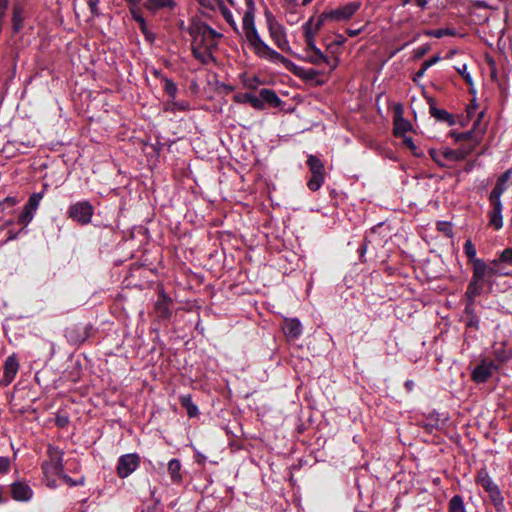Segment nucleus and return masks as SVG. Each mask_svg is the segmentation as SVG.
Returning a JSON list of instances; mask_svg holds the SVG:
<instances>
[{
    "mask_svg": "<svg viewBox=\"0 0 512 512\" xmlns=\"http://www.w3.org/2000/svg\"><path fill=\"white\" fill-rule=\"evenodd\" d=\"M497 275H508L507 272L499 267L498 260H492L490 263H486L483 259L475 260V266L472 267V276L468 283L465 297L473 299L480 296L483 293L484 285L491 289L493 278Z\"/></svg>",
    "mask_w": 512,
    "mask_h": 512,
    "instance_id": "obj_1",
    "label": "nucleus"
},
{
    "mask_svg": "<svg viewBox=\"0 0 512 512\" xmlns=\"http://www.w3.org/2000/svg\"><path fill=\"white\" fill-rule=\"evenodd\" d=\"M250 48L257 57L273 63L283 64V66L288 71H290L295 76L301 78L302 80L310 81L315 79L320 74V71L315 70L313 68L305 69L301 66L296 65L291 60L284 57L276 50L272 49L268 44H266L262 40V38H259L257 41L251 44Z\"/></svg>",
    "mask_w": 512,
    "mask_h": 512,
    "instance_id": "obj_2",
    "label": "nucleus"
},
{
    "mask_svg": "<svg viewBox=\"0 0 512 512\" xmlns=\"http://www.w3.org/2000/svg\"><path fill=\"white\" fill-rule=\"evenodd\" d=\"M187 31L192 38L191 47L216 48V40L221 37V34L212 27L195 19L192 20Z\"/></svg>",
    "mask_w": 512,
    "mask_h": 512,
    "instance_id": "obj_3",
    "label": "nucleus"
},
{
    "mask_svg": "<svg viewBox=\"0 0 512 512\" xmlns=\"http://www.w3.org/2000/svg\"><path fill=\"white\" fill-rule=\"evenodd\" d=\"M306 164L311 172V178L307 182V187L315 192L321 188L325 180L324 164L315 155H309Z\"/></svg>",
    "mask_w": 512,
    "mask_h": 512,
    "instance_id": "obj_4",
    "label": "nucleus"
},
{
    "mask_svg": "<svg viewBox=\"0 0 512 512\" xmlns=\"http://www.w3.org/2000/svg\"><path fill=\"white\" fill-rule=\"evenodd\" d=\"M247 9L242 18V30L249 44H253L260 37L255 26V3L254 0H245Z\"/></svg>",
    "mask_w": 512,
    "mask_h": 512,
    "instance_id": "obj_5",
    "label": "nucleus"
},
{
    "mask_svg": "<svg viewBox=\"0 0 512 512\" xmlns=\"http://www.w3.org/2000/svg\"><path fill=\"white\" fill-rule=\"evenodd\" d=\"M247 9L242 18V30L249 44H253L260 37L255 26V3L254 0H245Z\"/></svg>",
    "mask_w": 512,
    "mask_h": 512,
    "instance_id": "obj_6",
    "label": "nucleus"
},
{
    "mask_svg": "<svg viewBox=\"0 0 512 512\" xmlns=\"http://www.w3.org/2000/svg\"><path fill=\"white\" fill-rule=\"evenodd\" d=\"M361 7L359 1L346 3L338 8L324 11L321 13V19L325 21H348Z\"/></svg>",
    "mask_w": 512,
    "mask_h": 512,
    "instance_id": "obj_7",
    "label": "nucleus"
},
{
    "mask_svg": "<svg viewBox=\"0 0 512 512\" xmlns=\"http://www.w3.org/2000/svg\"><path fill=\"white\" fill-rule=\"evenodd\" d=\"M267 26L270 38L275 45L283 52L294 54L287 39L285 28L279 24L273 17H268Z\"/></svg>",
    "mask_w": 512,
    "mask_h": 512,
    "instance_id": "obj_8",
    "label": "nucleus"
},
{
    "mask_svg": "<svg viewBox=\"0 0 512 512\" xmlns=\"http://www.w3.org/2000/svg\"><path fill=\"white\" fill-rule=\"evenodd\" d=\"M93 214L94 207L88 201H79L70 205L68 209L69 218L81 225L89 224Z\"/></svg>",
    "mask_w": 512,
    "mask_h": 512,
    "instance_id": "obj_9",
    "label": "nucleus"
},
{
    "mask_svg": "<svg viewBox=\"0 0 512 512\" xmlns=\"http://www.w3.org/2000/svg\"><path fill=\"white\" fill-rule=\"evenodd\" d=\"M140 465V456L137 453H130L120 456L117 463V475L124 479L131 475Z\"/></svg>",
    "mask_w": 512,
    "mask_h": 512,
    "instance_id": "obj_10",
    "label": "nucleus"
},
{
    "mask_svg": "<svg viewBox=\"0 0 512 512\" xmlns=\"http://www.w3.org/2000/svg\"><path fill=\"white\" fill-rule=\"evenodd\" d=\"M497 369V366L492 360L486 358L482 359L481 362L473 369L471 373L472 380L476 383H485L492 376L493 372Z\"/></svg>",
    "mask_w": 512,
    "mask_h": 512,
    "instance_id": "obj_11",
    "label": "nucleus"
},
{
    "mask_svg": "<svg viewBox=\"0 0 512 512\" xmlns=\"http://www.w3.org/2000/svg\"><path fill=\"white\" fill-rule=\"evenodd\" d=\"M50 461L43 463L42 470L46 477L49 475H62L63 473V458L62 452L49 449Z\"/></svg>",
    "mask_w": 512,
    "mask_h": 512,
    "instance_id": "obj_12",
    "label": "nucleus"
},
{
    "mask_svg": "<svg viewBox=\"0 0 512 512\" xmlns=\"http://www.w3.org/2000/svg\"><path fill=\"white\" fill-rule=\"evenodd\" d=\"M10 488L11 496L15 501L26 502L33 497V490L25 481H15Z\"/></svg>",
    "mask_w": 512,
    "mask_h": 512,
    "instance_id": "obj_13",
    "label": "nucleus"
},
{
    "mask_svg": "<svg viewBox=\"0 0 512 512\" xmlns=\"http://www.w3.org/2000/svg\"><path fill=\"white\" fill-rule=\"evenodd\" d=\"M19 361L15 354L8 356L3 365V381L6 385L10 384L19 370Z\"/></svg>",
    "mask_w": 512,
    "mask_h": 512,
    "instance_id": "obj_14",
    "label": "nucleus"
},
{
    "mask_svg": "<svg viewBox=\"0 0 512 512\" xmlns=\"http://www.w3.org/2000/svg\"><path fill=\"white\" fill-rule=\"evenodd\" d=\"M429 103V113L439 122H445L448 126H453L456 124V120L453 114L449 113L444 109H440L436 106L435 101L432 98L428 99Z\"/></svg>",
    "mask_w": 512,
    "mask_h": 512,
    "instance_id": "obj_15",
    "label": "nucleus"
},
{
    "mask_svg": "<svg viewBox=\"0 0 512 512\" xmlns=\"http://www.w3.org/2000/svg\"><path fill=\"white\" fill-rule=\"evenodd\" d=\"M492 209L488 212V226L492 227L494 230H499L503 227V216L502 210L503 205L501 201L490 202Z\"/></svg>",
    "mask_w": 512,
    "mask_h": 512,
    "instance_id": "obj_16",
    "label": "nucleus"
},
{
    "mask_svg": "<svg viewBox=\"0 0 512 512\" xmlns=\"http://www.w3.org/2000/svg\"><path fill=\"white\" fill-rule=\"evenodd\" d=\"M283 331L287 337L296 339L302 334V325L296 318L285 319Z\"/></svg>",
    "mask_w": 512,
    "mask_h": 512,
    "instance_id": "obj_17",
    "label": "nucleus"
},
{
    "mask_svg": "<svg viewBox=\"0 0 512 512\" xmlns=\"http://www.w3.org/2000/svg\"><path fill=\"white\" fill-rule=\"evenodd\" d=\"M216 7L219 8L223 18L231 26V28L235 32L239 33V29H238L237 23H236L233 15H232V12L225 6L224 2L222 0H215L213 8H208V9L209 10H215Z\"/></svg>",
    "mask_w": 512,
    "mask_h": 512,
    "instance_id": "obj_18",
    "label": "nucleus"
},
{
    "mask_svg": "<svg viewBox=\"0 0 512 512\" xmlns=\"http://www.w3.org/2000/svg\"><path fill=\"white\" fill-rule=\"evenodd\" d=\"M411 128V123L402 117L401 112L395 114L393 128L395 136L402 137L406 132L411 130Z\"/></svg>",
    "mask_w": 512,
    "mask_h": 512,
    "instance_id": "obj_19",
    "label": "nucleus"
},
{
    "mask_svg": "<svg viewBox=\"0 0 512 512\" xmlns=\"http://www.w3.org/2000/svg\"><path fill=\"white\" fill-rule=\"evenodd\" d=\"M467 299V305L465 307V314L468 317L467 326L475 329H479V318L476 315L475 309H474V302L476 298L470 299L469 297H466Z\"/></svg>",
    "mask_w": 512,
    "mask_h": 512,
    "instance_id": "obj_20",
    "label": "nucleus"
},
{
    "mask_svg": "<svg viewBox=\"0 0 512 512\" xmlns=\"http://www.w3.org/2000/svg\"><path fill=\"white\" fill-rule=\"evenodd\" d=\"M477 483L481 485L487 493L498 488L485 469L478 472Z\"/></svg>",
    "mask_w": 512,
    "mask_h": 512,
    "instance_id": "obj_21",
    "label": "nucleus"
},
{
    "mask_svg": "<svg viewBox=\"0 0 512 512\" xmlns=\"http://www.w3.org/2000/svg\"><path fill=\"white\" fill-rule=\"evenodd\" d=\"M24 22V11L23 8L19 4H15L13 6L12 13V28L15 33L20 32L23 28Z\"/></svg>",
    "mask_w": 512,
    "mask_h": 512,
    "instance_id": "obj_22",
    "label": "nucleus"
},
{
    "mask_svg": "<svg viewBox=\"0 0 512 512\" xmlns=\"http://www.w3.org/2000/svg\"><path fill=\"white\" fill-rule=\"evenodd\" d=\"M259 95L262 98L264 104L268 103L273 107H278L281 104V99L272 89L263 88L260 90Z\"/></svg>",
    "mask_w": 512,
    "mask_h": 512,
    "instance_id": "obj_23",
    "label": "nucleus"
},
{
    "mask_svg": "<svg viewBox=\"0 0 512 512\" xmlns=\"http://www.w3.org/2000/svg\"><path fill=\"white\" fill-rule=\"evenodd\" d=\"M193 56L202 64H208L213 60L212 50L214 48L191 47Z\"/></svg>",
    "mask_w": 512,
    "mask_h": 512,
    "instance_id": "obj_24",
    "label": "nucleus"
},
{
    "mask_svg": "<svg viewBox=\"0 0 512 512\" xmlns=\"http://www.w3.org/2000/svg\"><path fill=\"white\" fill-rule=\"evenodd\" d=\"M326 22L325 20L321 19V15L319 16L317 22L313 24V20L309 19L304 25H303V32L304 37H315L317 32L320 30L323 23Z\"/></svg>",
    "mask_w": 512,
    "mask_h": 512,
    "instance_id": "obj_25",
    "label": "nucleus"
},
{
    "mask_svg": "<svg viewBox=\"0 0 512 512\" xmlns=\"http://www.w3.org/2000/svg\"><path fill=\"white\" fill-rule=\"evenodd\" d=\"M179 400L190 418L196 417L199 414L198 407L192 402L191 395H181Z\"/></svg>",
    "mask_w": 512,
    "mask_h": 512,
    "instance_id": "obj_26",
    "label": "nucleus"
},
{
    "mask_svg": "<svg viewBox=\"0 0 512 512\" xmlns=\"http://www.w3.org/2000/svg\"><path fill=\"white\" fill-rule=\"evenodd\" d=\"M443 157L448 166L450 163L462 161L465 158V153L461 150L445 148L443 150Z\"/></svg>",
    "mask_w": 512,
    "mask_h": 512,
    "instance_id": "obj_27",
    "label": "nucleus"
},
{
    "mask_svg": "<svg viewBox=\"0 0 512 512\" xmlns=\"http://www.w3.org/2000/svg\"><path fill=\"white\" fill-rule=\"evenodd\" d=\"M181 463L178 459H172L168 463V472L173 482H180L182 480V476L180 473Z\"/></svg>",
    "mask_w": 512,
    "mask_h": 512,
    "instance_id": "obj_28",
    "label": "nucleus"
},
{
    "mask_svg": "<svg viewBox=\"0 0 512 512\" xmlns=\"http://www.w3.org/2000/svg\"><path fill=\"white\" fill-rule=\"evenodd\" d=\"M497 512H505L504 498L499 487L488 493Z\"/></svg>",
    "mask_w": 512,
    "mask_h": 512,
    "instance_id": "obj_29",
    "label": "nucleus"
},
{
    "mask_svg": "<svg viewBox=\"0 0 512 512\" xmlns=\"http://www.w3.org/2000/svg\"><path fill=\"white\" fill-rule=\"evenodd\" d=\"M302 60L312 63L314 65L323 64V60H326V56L322 53L319 48L311 50L309 53H306V56L302 58Z\"/></svg>",
    "mask_w": 512,
    "mask_h": 512,
    "instance_id": "obj_30",
    "label": "nucleus"
},
{
    "mask_svg": "<svg viewBox=\"0 0 512 512\" xmlns=\"http://www.w3.org/2000/svg\"><path fill=\"white\" fill-rule=\"evenodd\" d=\"M507 190V183L497 179L496 185L489 195L490 202L501 201L502 194Z\"/></svg>",
    "mask_w": 512,
    "mask_h": 512,
    "instance_id": "obj_31",
    "label": "nucleus"
},
{
    "mask_svg": "<svg viewBox=\"0 0 512 512\" xmlns=\"http://www.w3.org/2000/svg\"><path fill=\"white\" fill-rule=\"evenodd\" d=\"M448 512H466L463 498L460 495H455L450 499Z\"/></svg>",
    "mask_w": 512,
    "mask_h": 512,
    "instance_id": "obj_32",
    "label": "nucleus"
},
{
    "mask_svg": "<svg viewBox=\"0 0 512 512\" xmlns=\"http://www.w3.org/2000/svg\"><path fill=\"white\" fill-rule=\"evenodd\" d=\"M170 303H171V300L166 298L165 296H162V298L157 301L155 308L160 313V315L162 317L170 316V314H171Z\"/></svg>",
    "mask_w": 512,
    "mask_h": 512,
    "instance_id": "obj_33",
    "label": "nucleus"
},
{
    "mask_svg": "<svg viewBox=\"0 0 512 512\" xmlns=\"http://www.w3.org/2000/svg\"><path fill=\"white\" fill-rule=\"evenodd\" d=\"M174 5L172 0H147L144 6L151 11L158 10L163 7H172Z\"/></svg>",
    "mask_w": 512,
    "mask_h": 512,
    "instance_id": "obj_34",
    "label": "nucleus"
},
{
    "mask_svg": "<svg viewBox=\"0 0 512 512\" xmlns=\"http://www.w3.org/2000/svg\"><path fill=\"white\" fill-rule=\"evenodd\" d=\"M162 81L164 84L163 85L164 91L167 93V95L169 96L170 99L174 100L176 98L177 91H178L176 84L174 83L173 80H171L167 77H162Z\"/></svg>",
    "mask_w": 512,
    "mask_h": 512,
    "instance_id": "obj_35",
    "label": "nucleus"
},
{
    "mask_svg": "<svg viewBox=\"0 0 512 512\" xmlns=\"http://www.w3.org/2000/svg\"><path fill=\"white\" fill-rule=\"evenodd\" d=\"M464 252L468 258L469 263L472 264V267L475 266V260H481L480 258L476 257V248L469 239L466 240L464 244Z\"/></svg>",
    "mask_w": 512,
    "mask_h": 512,
    "instance_id": "obj_36",
    "label": "nucleus"
},
{
    "mask_svg": "<svg viewBox=\"0 0 512 512\" xmlns=\"http://www.w3.org/2000/svg\"><path fill=\"white\" fill-rule=\"evenodd\" d=\"M42 198H43V192L33 193L29 197L28 202L25 204L24 207L34 213L38 209L39 203Z\"/></svg>",
    "mask_w": 512,
    "mask_h": 512,
    "instance_id": "obj_37",
    "label": "nucleus"
},
{
    "mask_svg": "<svg viewBox=\"0 0 512 512\" xmlns=\"http://www.w3.org/2000/svg\"><path fill=\"white\" fill-rule=\"evenodd\" d=\"M429 155L441 167H446L447 163L443 157V150L430 149Z\"/></svg>",
    "mask_w": 512,
    "mask_h": 512,
    "instance_id": "obj_38",
    "label": "nucleus"
},
{
    "mask_svg": "<svg viewBox=\"0 0 512 512\" xmlns=\"http://www.w3.org/2000/svg\"><path fill=\"white\" fill-rule=\"evenodd\" d=\"M246 100L256 109H264V103L261 97H257L254 94L247 93L245 95Z\"/></svg>",
    "mask_w": 512,
    "mask_h": 512,
    "instance_id": "obj_39",
    "label": "nucleus"
},
{
    "mask_svg": "<svg viewBox=\"0 0 512 512\" xmlns=\"http://www.w3.org/2000/svg\"><path fill=\"white\" fill-rule=\"evenodd\" d=\"M33 216H34V213L24 207L23 211L21 212V214L18 217V223L26 226L31 222V220L33 219Z\"/></svg>",
    "mask_w": 512,
    "mask_h": 512,
    "instance_id": "obj_40",
    "label": "nucleus"
},
{
    "mask_svg": "<svg viewBox=\"0 0 512 512\" xmlns=\"http://www.w3.org/2000/svg\"><path fill=\"white\" fill-rule=\"evenodd\" d=\"M426 35L436 38H441L443 36H453L455 35V32L451 29H437V30H430L426 32Z\"/></svg>",
    "mask_w": 512,
    "mask_h": 512,
    "instance_id": "obj_41",
    "label": "nucleus"
},
{
    "mask_svg": "<svg viewBox=\"0 0 512 512\" xmlns=\"http://www.w3.org/2000/svg\"><path fill=\"white\" fill-rule=\"evenodd\" d=\"M456 70L462 76V78L465 80V82L469 86L473 85V80H472V77H471L470 73L467 71V65L466 64H462L460 66H457Z\"/></svg>",
    "mask_w": 512,
    "mask_h": 512,
    "instance_id": "obj_42",
    "label": "nucleus"
},
{
    "mask_svg": "<svg viewBox=\"0 0 512 512\" xmlns=\"http://www.w3.org/2000/svg\"><path fill=\"white\" fill-rule=\"evenodd\" d=\"M497 260L499 261V267H501V263L512 264V248H506Z\"/></svg>",
    "mask_w": 512,
    "mask_h": 512,
    "instance_id": "obj_43",
    "label": "nucleus"
},
{
    "mask_svg": "<svg viewBox=\"0 0 512 512\" xmlns=\"http://www.w3.org/2000/svg\"><path fill=\"white\" fill-rule=\"evenodd\" d=\"M11 461L8 457H0V475L10 471Z\"/></svg>",
    "mask_w": 512,
    "mask_h": 512,
    "instance_id": "obj_44",
    "label": "nucleus"
},
{
    "mask_svg": "<svg viewBox=\"0 0 512 512\" xmlns=\"http://www.w3.org/2000/svg\"><path fill=\"white\" fill-rule=\"evenodd\" d=\"M437 226H438V230L443 232L444 235H446L447 237H451L453 235V230L449 223L438 222Z\"/></svg>",
    "mask_w": 512,
    "mask_h": 512,
    "instance_id": "obj_45",
    "label": "nucleus"
},
{
    "mask_svg": "<svg viewBox=\"0 0 512 512\" xmlns=\"http://www.w3.org/2000/svg\"><path fill=\"white\" fill-rule=\"evenodd\" d=\"M87 4L89 6L92 16L98 17L100 15L98 9L99 0H87Z\"/></svg>",
    "mask_w": 512,
    "mask_h": 512,
    "instance_id": "obj_46",
    "label": "nucleus"
},
{
    "mask_svg": "<svg viewBox=\"0 0 512 512\" xmlns=\"http://www.w3.org/2000/svg\"><path fill=\"white\" fill-rule=\"evenodd\" d=\"M172 105H173V108H171L172 112L189 110V105L186 102H177L174 99V100H172Z\"/></svg>",
    "mask_w": 512,
    "mask_h": 512,
    "instance_id": "obj_47",
    "label": "nucleus"
},
{
    "mask_svg": "<svg viewBox=\"0 0 512 512\" xmlns=\"http://www.w3.org/2000/svg\"><path fill=\"white\" fill-rule=\"evenodd\" d=\"M62 477V479L64 480V482L66 484H68L69 486H77V485H82L84 483V478H80L79 480H73L71 477H69L68 475L66 474H63L60 475Z\"/></svg>",
    "mask_w": 512,
    "mask_h": 512,
    "instance_id": "obj_48",
    "label": "nucleus"
},
{
    "mask_svg": "<svg viewBox=\"0 0 512 512\" xmlns=\"http://www.w3.org/2000/svg\"><path fill=\"white\" fill-rule=\"evenodd\" d=\"M130 13L132 15V18L140 24H143L145 22L143 16L140 14L138 8H130Z\"/></svg>",
    "mask_w": 512,
    "mask_h": 512,
    "instance_id": "obj_49",
    "label": "nucleus"
},
{
    "mask_svg": "<svg viewBox=\"0 0 512 512\" xmlns=\"http://www.w3.org/2000/svg\"><path fill=\"white\" fill-rule=\"evenodd\" d=\"M323 63H325L330 68V71H333L334 69L337 68V66L339 64V60L336 57L329 58L326 56V60H323Z\"/></svg>",
    "mask_w": 512,
    "mask_h": 512,
    "instance_id": "obj_50",
    "label": "nucleus"
},
{
    "mask_svg": "<svg viewBox=\"0 0 512 512\" xmlns=\"http://www.w3.org/2000/svg\"><path fill=\"white\" fill-rule=\"evenodd\" d=\"M315 37H305V43H306V48H305V53H309L311 50H314L316 49V45H315Z\"/></svg>",
    "mask_w": 512,
    "mask_h": 512,
    "instance_id": "obj_51",
    "label": "nucleus"
},
{
    "mask_svg": "<svg viewBox=\"0 0 512 512\" xmlns=\"http://www.w3.org/2000/svg\"><path fill=\"white\" fill-rule=\"evenodd\" d=\"M451 135L456 139V141H462V140L470 139L472 136V131H467V132H462V133H452Z\"/></svg>",
    "mask_w": 512,
    "mask_h": 512,
    "instance_id": "obj_52",
    "label": "nucleus"
},
{
    "mask_svg": "<svg viewBox=\"0 0 512 512\" xmlns=\"http://www.w3.org/2000/svg\"><path fill=\"white\" fill-rule=\"evenodd\" d=\"M429 51V46H423L415 50L414 56L419 59L422 58Z\"/></svg>",
    "mask_w": 512,
    "mask_h": 512,
    "instance_id": "obj_53",
    "label": "nucleus"
},
{
    "mask_svg": "<svg viewBox=\"0 0 512 512\" xmlns=\"http://www.w3.org/2000/svg\"><path fill=\"white\" fill-rule=\"evenodd\" d=\"M440 60V56H434L422 63L424 69L430 68L432 65L436 64Z\"/></svg>",
    "mask_w": 512,
    "mask_h": 512,
    "instance_id": "obj_54",
    "label": "nucleus"
},
{
    "mask_svg": "<svg viewBox=\"0 0 512 512\" xmlns=\"http://www.w3.org/2000/svg\"><path fill=\"white\" fill-rule=\"evenodd\" d=\"M512 176V169H508L502 175L498 177V180L507 183Z\"/></svg>",
    "mask_w": 512,
    "mask_h": 512,
    "instance_id": "obj_55",
    "label": "nucleus"
},
{
    "mask_svg": "<svg viewBox=\"0 0 512 512\" xmlns=\"http://www.w3.org/2000/svg\"><path fill=\"white\" fill-rule=\"evenodd\" d=\"M8 0H0V18L3 19L5 16L7 7H8Z\"/></svg>",
    "mask_w": 512,
    "mask_h": 512,
    "instance_id": "obj_56",
    "label": "nucleus"
},
{
    "mask_svg": "<svg viewBox=\"0 0 512 512\" xmlns=\"http://www.w3.org/2000/svg\"><path fill=\"white\" fill-rule=\"evenodd\" d=\"M204 8H213L215 0H196Z\"/></svg>",
    "mask_w": 512,
    "mask_h": 512,
    "instance_id": "obj_57",
    "label": "nucleus"
},
{
    "mask_svg": "<svg viewBox=\"0 0 512 512\" xmlns=\"http://www.w3.org/2000/svg\"><path fill=\"white\" fill-rule=\"evenodd\" d=\"M404 143H405V145H406L408 148H410V149L415 153V150H416V148H417V147H416V145L414 144V142H413L412 138H410V137H405V138H404Z\"/></svg>",
    "mask_w": 512,
    "mask_h": 512,
    "instance_id": "obj_58",
    "label": "nucleus"
},
{
    "mask_svg": "<svg viewBox=\"0 0 512 512\" xmlns=\"http://www.w3.org/2000/svg\"><path fill=\"white\" fill-rule=\"evenodd\" d=\"M477 104L473 103L467 107V117L471 118L476 112Z\"/></svg>",
    "mask_w": 512,
    "mask_h": 512,
    "instance_id": "obj_59",
    "label": "nucleus"
},
{
    "mask_svg": "<svg viewBox=\"0 0 512 512\" xmlns=\"http://www.w3.org/2000/svg\"><path fill=\"white\" fill-rule=\"evenodd\" d=\"M3 203H6L7 205L9 206H14L18 203V200L15 198V197H6L4 200H3Z\"/></svg>",
    "mask_w": 512,
    "mask_h": 512,
    "instance_id": "obj_60",
    "label": "nucleus"
},
{
    "mask_svg": "<svg viewBox=\"0 0 512 512\" xmlns=\"http://www.w3.org/2000/svg\"><path fill=\"white\" fill-rule=\"evenodd\" d=\"M145 39L150 42V43H153L154 40H155V35L153 32H151L150 30H148L146 33L143 34Z\"/></svg>",
    "mask_w": 512,
    "mask_h": 512,
    "instance_id": "obj_61",
    "label": "nucleus"
},
{
    "mask_svg": "<svg viewBox=\"0 0 512 512\" xmlns=\"http://www.w3.org/2000/svg\"><path fill=\"white\" fill-rule=\"evenodd\" d=\"M362 29L359 28V29H347L346 30V33L350 36V37H355L357 35H359L361 33Z\"/></svg>",
    "mask_w": 512,
    "mask_h": 512,
    "instance_id": "obj_62",
    "label": "nucleus"
},
{
    "mask_svg": "<svg viewBox=\"0 0 512 512\" xmlns=\"http://www.w3.org/2000/svg\"><path fill=\"white\" fill-rule=\"evenodd\" d=\"M415 384H414V381L413 380H407L405 382V388L407 389L408 392H411L414 388Z\"/></svg>",
    "mask_w": 512,
    "mask_h": 512,
    "instance_id": "obj_63",
    "label": "nucleus"
},
{
    "mask_svg": "<svg viewBox=\"0 0 512 512\" xmlns=\"http://www.w3.org/2000/svg\"><path fill=\"white\" fill-rule=\"evenodd\" d=\"M67 423H68V418H67V417H58V418H57V424H58L60 427L65 426Z\"/></svg>",
    "mask_w": 512,
    "mask_h": 512,
    "instance_id": "obj_64",
    "label": "nucleus"
}]
</instances>
